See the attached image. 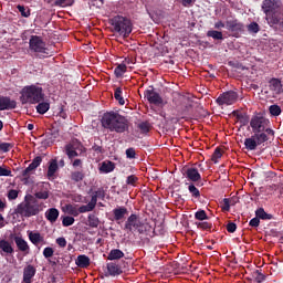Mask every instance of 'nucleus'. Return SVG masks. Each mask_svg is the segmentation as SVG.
I'll return each mask as SVG.
<instances>
[{"mask_svg":"<svg viewBox=\"0 0 283 283\" xmlns=\"http://www.w3.org/2000/svg\"><path fill=\"white\" fill-rule=\"evenodd\" d=\"M46 220L51 223H55L60 217V210L57 208H49L45 212Z\"/></svg>","mask_w":283,"mask_h":283,"instance_id":"20","label":"nucleus"},{"mask_svg":"<svg viewBox=\"0 0 283 283\" xmlns=\"http://www.w3.org/2000/svg\"><path fill=\"white\" fill-rule=\"evenodd\" d=\"M254 274L256 283H263V281L266 279L265 274H262L261 270H255Z\"/></svg>","mask_w":283,"mask_h":283,"instance_id":"51","label":"nucleus"},{"mask_svg":"<svg viewBox=\"0 0 283 283\" xmlns=\"http://www.w3.org/2000/svg\"><path fill=\"white\" fill-rule=\"evenodd\" d=\"M71 179L72 181L80 182L83 181V179H85V175L82 171H75L71 174Z\"/></svg>","mask_w":283,"mask_h":283,"instance_id":"40","label":"nucleus"},{"mask_svg":"<svg viewBox=\"0 0 283 283\" xmlns=\"http://www.w3.org/2000/svg\"><path fill=\"white\" fill-rule=\"evenodd\" d=\"M19 197L18 190H9L8 192V199L9 200H15Z\"/></svg>","mask_w":283,"mask_h":283,"instance_id":"61","label":"nucleus"},{"mask_svg":"<svg viewBox=\"0 0 283 283\" xmlns=\"http://www.w3.org/2000/svg\"><path fill=\"white\" fill-rule=\"evenodd\" d=\"M107 272L111 276H119L123 274V269L117 263H107Z\"/></svg>","mask_w":283,"mask_h":283,"instance_id":"21","label":"nucleus"},{"mask_svg":"<svg viewBox=\"0 0 283 283\" xmlns=\"http://www.w3.org/2000/svg\"><path fill=\"white\" fill-rule=\"evenodd\" d=\"M269 140L268 135H255L253 133L252 137H248L244 140L245 149H256L258 145H262V143H266Z\"/></svg>","mask_w":283,"mask_h":283,"instance_id":"10","label":"nucleus"},{"mask_svg":"<svg viewBox=\"0 0 283 283\" xmlns=\"http://www.w3.org/2000/svg\"><path fill=\"white\" fill-rule=\"evenodd\" d=\"M222 210L224 212H230L231 210V202H230V199H223V207H222Z\"/></svg>","mask_w":283,"mask_h":283,"instance_id":"60","label":"nucleus"},{"mask_svg":"<svg viewBox=\"0 0 283 283\" xmlns=\"http://www.w3.org/2000/svg\"><path fill=\"white\" fill-rule=\"evenodd\" d=\"M50 195H49V191L48 190H43V191H40V192H35V199H49Z\"/></svg>","mask_w":283,"mask_h":283,"instance_id":"54","label":"nucleus"},{"mask_svg":"<svg viewBox=\"0 0 283 283\" xmlns=\"http://www.w3.org/2000/svg\"><path fill=\"white\" fill-rule=\"evenodd\" d=\"M55 243H57V245L60 248H66L67 245V241L65 239V237H59L56 240H55Z\"/></svg>","mask_w":283,"mask_h":283,"instance_id":"57","label":"nucleus"},{"mask_svg":"<svg viewBox=\"0 0 283 283\" xmlns=\"http://www.w3.org/2000/svg\"><path fill=\"white\" fill-rule=\"evenodd\" d=\"M272 21L273 23H277L279 30L283 32V17H281L280 19L277 17H273Z\"/></svg>","mask_w":283,"mask_h":283,"instance_id":"58","label":"nucleus"},{"mask_svg":"<svg viewBox=\"0 0 283 283\" xmlns=\"http://www.w3.org/2000/svg\"><path fill=\"white\" fill-rule=\"evenodd\" d=\"M250 226H251V228H259L260 217H258V214H255V217L250 220Z\"/></svg>","mask_w":283,"mask_h":283,"instance_id":"59","label":"nucleus"},{"mask_svg":"<svg viewBox=\"0 0 283 283\" xmlns=\"http://www.w3.org/2000/svg\"><path fill=\"white\" fill-rule=\"evenodd\" d=\"M260 30L261 25H259L256 21H251V23L248 24V32H250V34H258Z\"/></svg>","mask_w":283,"mask_h":283,"instance_id":"34","label":"nucleus"},{"mask_svg":"<svg viewBox=\"0 0 283 283\" xmlns=\"http://www.w3.org/2000/svg\"><path fill=\"white\" fill-rule=\"evenodd\" d=\"M18 213L22 217H36L40 213V206L34 197H25V201L18 206Z\"/></svg>","mask_w":283,"mask_h":283,"instance_id":"6","label":"nucleus"},{"mask_svg":"<svg viewBox=\"0 0 283 283\" xmlns=\"http://www.w3.org/2000/svg\"><path fill=\"white\" fill-rule=\"evenodd\" d=\"M29 239L33 245H39L40 243H44L45 239L41 234V232H29Z\"/></svg>","mask_w":283,"mask_h":283,"instance_id":"25","label":"nucleus"},{"mask_svg":"<svg viewBox=\"0 0 283 283\" xmlns=\"http://www.w3.org/2000/svg\"><path fill=\"white\" fill-rule=\"evenodd\" d=\"M17 107V101L11 96L0 95V109H14Z\"/></svg>","mask_w":283,"mask_h":283,"instance_id":"14","label":"nucleus"},{"mask_svg":"<svg viewBox=\"0 0 283 283\" xmlns=\"http://www.w3.org/2000/svg\"><path fill=\"white\" fill-rule=\"evenodd\" d=\"M0 252L2 255L14 254V248L7 239H0Z\"/></svg>","mask_w":283,"mask_h":283,"instance_id":"16","label":"nucleus"},{"mask_svg":"<svg viewBox=\"0 0 283 283\" xmlns=\"http://www.w3.org/2000/svg\"><path fill=\"white\" fill-rule=\"evenodd\" d=\"M207 36H212V39H214V40H222L223 39V32L218 30V28H217V30H208Z\"/></svg>","mask_w":283,"mask_h":283,"instance_id":"35","label":"nucleus"},{"mask_svg":"<svg viewBox=\"0 0 283 283\" xmlns=\"http://www.w3.org/2000/svg\"><path fill=\"white\" fill-rule=\"evenodd\" d=\"M188 190L195 199L200 198V190H198V188L195 186V184H190Z\"/></svg>","mask_w":283,"mask_h":283,"instance_id":"41","label":"nucleus"},{"mask_svg":"<svg viewBox=\"0 0 283 283\" xmlns=\"http://www.w3.org/2000/svg\"><path fill=\"white\" fill-rule=\"evenodd\" d=\"M14 242L20 252H30V245L23 237H14Z\"/></svg>","mask_w":283,"mask_h":283,"instance_id":"18","label":"nucleus"},{"mask_svg":"<svg viewBox=\"0 0 283 283\" xmlns=\"http://www.w3.org/2000/svg\"><path fill=\"white\" fill-rule=\"evenodd\" d=\"M18 10H19V12H21L22 17H30V14H31V10L29 8L27 9L25 6L19 4Z\"/></svg>","mask_w":283,"mask_h":283,"instance_id":"52","label":"nucleus"},{"mask_svg":"<svg viewBox=\"0 0 283 283\" xmlns=\"http://www.w3.org/2000/svg\"><path fill=\"white\" fill-rule=\"evenodd\" d=\"M128 214V210L125 207H118L113 210V216L115 221H123Z\"/></svg>","mask_w":283,"mask_h":283,"instance_id":"19","label":"nucleus"},{"mask_svg":"<svg viewBox=\"0 0 283 283\" xmlns=\"http://www.w3.org/2000/svg\"><path fill=\"white\" fill-rule=\"evenodd\" d=\"M126 157H127V159H136L135 148H127L126 149Z\"/></svg>","mask_w":283,"mask_h":283,"instance_id":"56","label":"nucleus"},{"mask_svg":"<svg viewBox=\"0 0 283 283\" xmlns=\"http://www.w3.org/2000/svg\"><path fill=\"white\" fill-rule=\"evenodd\" d=\"M115 170V164L113 161H103L99 172L109 174Z\"/></svg>","mask_w":283,"mask_h":283,"instance_id":"29","label":"nucleus"},{"mask_svg":"<svg viewBox=\"0 0 283 283\" xmlns=\"http://www.w3.org/2000/svg\"><path fill=\"white\" fill-rule=\"evenodd\" d=\"M0 177H12L10 169L0 166Z\"/></svg>","mask_w":283,"mask_h":283,"instance_id":"55","label":"nucleus"},{"mask_svg":"<svg viewBox=\"0 0 283 283\" xmlns=\"http://www.w3.org/2000/svg\"><path fill=\"white\" fill-rule=\"evenodd\" d=\"M256 217H259V220L262 219L264 221L271 220L273 219V214H269L268 212H265L264 208H259L255 211Z\"/></svg>","mask_w":283,"mask_h":283,"instance_id":"32","label":"nucleus"},{"mask_svg":"<svg viewBox=\"0 0 283 283\" xmlns=\"http://www.w3.org/2000/svg\"><path fill=\"white\" fill-rule=\"evenodd\" d=\"M35 274H36V268H34V265H27L23 270L22 283H32Z\"/></svg>","mask_w":283,"mask_h":283,"instance_id":"15","label":"nucleus"},{"mask_svg":"<svg viewBox=\"0 0 283 283\" xmlns=\"http://www.w3.org/2000/svg\"><path fill=\"white\" fill-rule=\"evenodd\" d=\"M222 157V150L221 148H216L213 155L211 156V159L214 164H218L219 159Z\"/></svg>","mask_w":283,"mask_h":283,"instance_id":"48","label":"nucleus"},{"mask_svg":"<svg viewBox=\"0 0 283 283\" xmlns=\"http://www.w3.org/2000/svg\"><path fill=\"white\" fill-rule=\"evenodd\" d=\"M64 149L70 161H73L76 157H78V153L75 150V148H73L72 144H66Z\"/></svg>","mask_w":283,"mask_h":283,"instance_id":"28","label":"nucleus"},{"mask_svg":"<svg viewBox=\"0 0 283 283\" xmlns=\"http://www.w3.org/2000/svg\"><path fill=\"white\" fill-rule=\"evenodd\" d=\"M29 45L30 50L35 52V56L39 59H45V56H49L50 54L45 41H43L42 36H39L38 34L31 35Z\"/></svg>","mask_w":283,"mask_h":283,"instance_id":"7","label":"nucleus"},{"mask_svg":"<svg viewBox=\"0 0 283 283\" xmlns=\"http://www.w3.org/2000/svg\"><path fill=\"white\" fill-rule=\"evenodd\" d=\"M101 124L105 129L109 132H116V134H124V132H129V119L120 115L119 112L114 109L109 112H104L102 116Z\"/></svg>","mask_w":283,"mask_h":283,"instance_id":"1","label":"nucleus"},{"mask_svg":"<svg viewBox=\"0 0 283 283\" xmlns=\"http://www.w3.org/2000/svg\"><path fill=\"white\" fill-rule=\"evenodd\" d=\"M269 125L270 119H266L263 115H253V117H251L250 126L252 132H254V134H266L268 140L270 136H275L274 130H272Z\"/></svg>","mask_w":283,"mask_h":283,"instance_id":"4","label":"nucleus"},{"mask_svg":"<svg viewBox=\"0 0 283 283\" xmlns=\"http://www.w3.org/2000/svg\"><path fill=\"white\" fill-rule=\"evenodd\" d=\"M74 0H57L55 1V6H72Z\"/></svg>","mask_w":283,"mask_h":283,"instance_id":"63","label":"nucleus"},{"mask_svg":"<svg viewBox=\"0 0 283 283\" xmlns=\"http://www.w3.org/2000/svg\"><path fill=\"white\" fill-rule=\"evenodd\" d=\"M124 256H125V252H123V250L114 249V250H111L107 259H108V261H118L119 259H123Z\"/></svg>","mask_w":283,"mask_h":283,"instance_id":"27","label":"nucleus"},{"mask_svg":"<svg viewBox=\"0 0 283 283\" xmlns=\"http://www.w3.org/2000/svg\"><path fill=\"white\" fill-rule=\"evenodd\" d=\"M185 177L191 181L192 184H197L198 187H202L203 184L201 182V175L198 168H184Z\"/></svg>","mask_w":283,"mask_h":283,"instance_id":"12","label":"nucleus"},{"mask_svg":"<svg viewBox=\"0 0 283 283\" xmlns=\"http://www.w3.org/2000/svg\"><path fill=\"white\" fill-rule=\"evenodd\" d=\"M109 23L113 27L114 32H118L124 39H127L133 32L132 19L123 17V14H116L109 19Z\"/></svg>","mask_w":283,"mask_h":283,"instance_id":"3","label":"nucleus"},{"mask_svg":"<svg viewBox=\"0 0 283 283\" xmlns=\"http://www.w3.org/2000/svg\"><path fill=\"white\" fill-rule=\"evenodd\" d=\"M73 168H83V161L82 159H74L72 163Z\"/></svg>","mask_w":283,"mask_h":283,"instance_id":"64","label":"nucleus"},{"mask_svg":"<svg viewBox=\"0 0 283 283\" xmlns=\"http://www.w3.org/2000/svg\"><path fill=\"white\" fill-rule=\"evenodd\" d=\"M36 109L40 114H45L50 109V103L42 98V101L38 102Z\"/></svg>","mask_w":283,"mask_h":283,"instance_id":"30","label":"nucleus"},{"mask_svg":"<svg viewBox=\"0 0 283 283\" xmlns=\"http://www.w3.org/2000/svg\"><path fill=\"white\" fill-rule=\"evenodd\" d=\"M43 159L42 157H35L32 161H31V172H33L34 170H36V168H39V166H41Z\"/></svg>","mask_w":283,"mask_h":283,"instance_id":"46","label":"nucleus"},{"mask_svg":"<svg viewBox=\"0 0 283 283\" xmlns=\"http://www.w3.org/2000/svg\"><path fill=\"white\" fill-rule=\"evenodd\" d=\"M84 209H85V206H80V208H77L76 206H72L71 203L66 206V211L69 214H71L73 219H75V217H78V214H84L85 213Z\"/></svg>","mask_w":283,"mask_h":283,"instance_id":"17","label":"nucleus"},{"mask_svg":"<svg viewBox=\"0 0 283 283\" xmlns=\"http://www.w3.org/2000/svg\"><path fill=\"white\" fill-rule=\"evenodd\" d=\"M75 264L77 268H90L91 259L86 254H78L77 259L75 260Z\"/></svg>","mask_w":283,"mask_h":283,"instance_id":"23","label":"nucleus"},{"mask_svg":"<svg viewBox=\"0 0 283 283\" xmlns=\"http://www.w3.org/2000/svg\"><path fill=\"white\" fill-rule=\"evenodd\" d=\"M73 223H75V219L72 217V214H70V217L62 218V226H64V228H70V226H73Z\"/></svg>","mask_w":283,"mask_h":283,"instance_id":"42","label":"nucleus"},{"mask_svg":"<svg viewBox=\"0 0 283 283\" xmlns=\"http://www.w3.org/2000/svg\"><path fill=\"white\" fill-rule=\"evenodd\" d=\"M270 87L271 90H281L282 81H280V78H271Z\"/></svg>","mask_w":283,"mask_h":283,"instance_id":"44","label":"nucleus"},{"mask_svg":"<svg viewBox=\"0 0 283 283\" xmlns=\"http://www.w3.org/2000/svg\"><path fill=\"white\" fill-rule=\"evenodd\" d=\"M280 8V3L276 0H264L262 3V10L266 15L273 14Z\"/></svg>","mask_w":283,"mask_h":283,"instance_id":"13","label":"nucleus"},{"mask_svg":"<svg viewBox=\"0 0 283 283\" xmlns=\"http://www.w3.org/2000/svg\"><path fill=\"white\" fill-rule=\"evenodd\" d=\"M125 72H127V65L126 63H119L118 65H116L114 73L117 77H120L125 74Z\"/></svg>","mask_w":283,"mask_h":283,"instance_id":"33","label":"nucleus"},{"mask_svg":"<svg viewBox=\"0 0 283 283\" xmlns=\"http://www.w3.org/2000/svg\"><path fill=\"white\" fill-rule=\"evenodd\" d=\"M238 92H234L233 90H229L228 92H223L222 94H219L217 97V103L219 105H232L238 101Z\"/></svg>","mask_w":283,"mask_h":283,"instance_id":"9","label":"nucleus"},{"mask_svg":"<svg viewBox=\"0 0 283 283\" xmlns=\"http://www.w3.org/2000/svg\"><path fill=\"white\" fill-rule=\"evenodd\" d=\"M31 174H32V164H30V166H28V168H25V170H23L22 172L23 184H29Z\"/></svg>","mask_w":283,"mask_h":283,"instance_id":"37","label":"nucleus"},{"mask_svg":"<svg viewBox=\"0 0 283 283\" xmlns=\"http://www.w3.org/2000/svg\"><path fill=\"white\" fill-rule=\"evenodd\" d=\"M226 28L232 32L233 36H241L245 32V25L239 19H230L226 21Z\"/></svg>","mask_w":283,"mask_h":283,"instance_id":"8","label":"nucleus"},{"mask_svg":"<svg viewBox=\"0 0 283 283\" xmlns=\"http://www.w3.org/2000/svg\"><path fill=\"white\" fill-rule=\"evenodd\" d=\"M70 143L73 146V148L76 150L77 154L86 153V148H84V146H83L82 142H80V139H72Z\"/></svg>","mask_w":283,"mask_h":283,"instance_id":"31","label":"nucleus"},{"mask_svg":"<svg viewBox=\"0 0 283 283\" xmlns=\"http://www.w3.org/2000/svg\"><path fill=\"white\" fill-rule=\"evenodd\" d=\"M145 98L149 101V103H153L154 105H164V98L160 95L159 92L156 91L154 86L148 87V90H145L144 92Z\"/></svg>","mask_w":283,"mask_h":283,"instance_id":"11","label":"nucleus"},{"mask_svg":"<svg viewBox=\"0 0 283 283\" xmlns=\"http://www.w3.org/2000/svg\"><path fill=\"white\" fill-rule=\"evenodd\" d=\"M233 116L241 123V125H248L250 117L245 112H240V109H233Z\"/></svg>","mask_w":283,"mask_h":283,"instance_id":"24","label":"nucleus"},{"mask_svg":"<svg viewBox=\"0 0 283 283\" xmlns=\"http://www.w3.org/2000/svg\"><path fill=\"white\" fill-rule=\"evenodd\" d=\"M114 96L120 105H125V98L123 96V87H116L114 92Z\"/></svg>","mask_w":283,"mask_h":283,"instance_id":"36","label":"nucleus"},{"mask_svg":"<svg viewBox=\"0 0 283 283\" xmlns=\"http://www.w3.org/2000/svg\"><path fill=\"white\" fill-rule=\"evenodd\" d=\"M150 127L151 126H150L149 122H142V124H138V128L140 129V132L143 134H147V132H149Z\"/></svg>","mask_w":283,"mask_h":283,"instance_id":"49","label":"nucleus"},{"mask_svg":"<svg viewBox=\"0 0 283 283\" xmlns=\"http://www.w3.org/2000/svg\"><path fill=\"white\" fill-rule=\"evenodd\" d=\"M43 256H44V259H51L52 256H54V249L53 248H44Z\"/></svg>","mask_w":283,"mask_h":283,"instance_id":"53","label":"nucleus"},{"mask_svg":"<svg viewBox=\"0 0 283 283\" xmlns=\"http://www.w3.org/2000/svg\"><path fill=\"white\" fill-rule=\"evenodd\" d=\"M127 186H136L138 184V177L136 175H129V177L126 178Z\"/></svg>","mask_w":283,"mask_h":283,"instance_id":"50","label":"nucleus"},{"mask_svg":"<svg viewBox=\"0 0 283 283\" xmlns=\"http://www.w3.org/2000/svg\"><path fill=\"white\" fill-rule=\"evenodd\" d=\"M195 219H197L199 221V223H203V221L206 219H209L206 210H198L196 213H195Z\"/></svg>","mask_w":283,"mask_h":283,"instance_id":"39","label":"nucleus"},{"mask_svg":"<svg viewBox=\"0 0 283 283\" xmlns=\"http://www.w3.org/2000/svg\"><path fill=\"white\" fill-rule=\"evenodd\" d=\"M237 228H238L237 223H233L232 221H230V222L228 223V226H227V230H228V232H230V233H234L235 230H237Z\"/></svg>","mask_w":283,"mask_h":283,"instance_id":"62","label":"nucleus"},{"mask_svg":"<svg viewBox=\"0 0 283 283\" xmlns=\"http://www.w3.org/2000/svg\"><path fill=\"white\" fill-rule=\"evenodd\" d=\"M270 113L272 116H280L282 114V107L276 104L270 105Z\"/></svg>","mask_w":283,"mask_h":283,"instance_id":"43","label":"nucleus"},{"mask_svg":"<svg viewBox=\"0 0 283 283\" xmlns=\"http://www.w3.org/2000/svg\"><path fill=\"white\" fill-rule=\"evenodd\" d=\"M21 103H38L45 98L44 90L41 85H24L20 92Z\"/></svg>","mask_w":283,"mask_h":283,"instance_id":"2","label":"nucleus"},{"mask_svg":"<svg viewBox=\"0 0 283 283\" xmlns=\"http://www.w3.org/2000/svg\"><path fill=\"white\" fill-rule=\"evenodd\" d=\"M97 190L92 195L91 201L84 206V213L85 212H93L97 206Z\"/></svg>","mask_w":283,"mask_h":283,"instance_id":"26","label":"nucleus"},{"mask_svg":"<svg viewBox=\"0 0 283 283\" xmlns=\"http://www.w3.org/2000/svg\"><path fill=\"white\" fill-rule=\"evenodd\" d=\"M197 228L200 230H212V223H209V221L203 220L202 223H196Z\"/></svg>","mask_w":283,"mask_h":283,"instance_id":"47","label":"nucleus"},{"mask_svg":"<svg viewBox=\"0 0 283 283\" xmlns=\"http://www.w3.org/2000/svg\"><path fill=\"white\" fill-rule=\"evenodd\" d=\"M101 221L96 214H88V226L90 228H98Z\"/></svg>","mask_w":283,"mask_h":283,"instance_id":"38","label":"nucleus"},{"mask_svg":"<svg viewBox=\"0 0 283 283\" xmlns=\"http://www.w3.org/2000/svg\"><path fill=\"white\" fill-rule=\"evenodd\" d=\"M57 170H59V164H57L56 159H51V161L49 163V168H48V172H46L48 179H53L54 175H56Z\"/></svg>","mask_w":283,"mask_h":283,"instance_id":"22","label":"nucleus"},{"mask_svg":"<svg viewBox=\"0 0 283 283\" xmlns=\"http://www.w3.org/2000/svg\"><path fill=\"white\" fill-rule=\"evenodd\" d=\"M13 144H8V142H0V153H10Z\"/></svg>","mask_w":283,"mask_h":283,"instance_id":"45","label":"nucleus"},{"mask_svg":"<svg viewBox=\"0 0 283 283\" xmlns=\"http://www.w3.org/2000/svg\"><path fill=\"white\" fill-rule=\"evenodd\" d=\"M124 230H127V232L137 231L139 234H145V232L151 231V226L142 221L138 214H130L125 223Z\"/></svg>","mask_w":283,"mask_h":283,"instance_id":"5","label":"nucleus"}]
</instances>
